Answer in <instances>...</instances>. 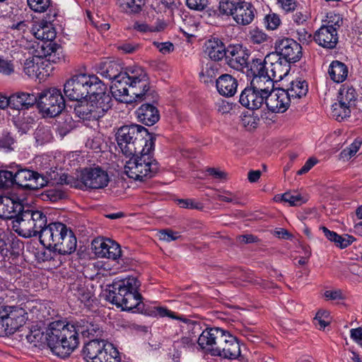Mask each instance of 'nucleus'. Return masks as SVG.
<instances>
[{
    "label": "nucleus",
    "instance_id": "nucleus-1",
    "mask_svg": "<svg viewBox=\"0 0 362 362\" xmlns=\"http://www.w3.org/2000/svg\"><path fill=\"white\" fill-rule=\"evenodd\" d=\"M118 147L126 156L137 152H151L154 148V137L148 130L138 124L121 127L116 134Z\"/></svg>",
    "mask_w": 362,
    "mask_h": 362
},
{
    "label": "nucleus",
    "instance_id": "nucleus-2",
    "mask_svg": "<svg viewBox=\"0 0 362 362\" xmlns=\"http://www.w3.org/2000/svg\"><path fill=\"white\" fill-rule=\"evenodd\" d=\"M46 340L52 352L62 358L69 356L79 344L78 335L72 323L54 321L47 330Z\"/></svg>",
    "mask_w": 362,
    "mask_h": 362
},
{
    "label": "nucleus",
    "instance_id": "nucleus-3",
    "mask_svg": "<svg viewBox=\"0 0 362 362\" xmlns=\"http://www.w3.org/2000/svg\"><path fill=\"white\" fill-rule=\"evenodd\" d=\"M139 286L138 280L132 276L115 281L109 286L106 298L122 310H131L141 301Z\"/></svg>",
    "mask_w": 362,
    "mask_h": 362
},
{
    "label": "nucleus",
    "instance_id": "nucleus-4",
    "mask_svg": "<svg viewBox=\"0 0 362 362\" xmlns=\"http://www.w3.org/2000/svg\"><path fill=\"white\" fill-rule=\"evenodd\" d=\"M122 81V87L124 88L119 91L120 96H116L115 99L125 103H131L137 100L146 98L149 90L148 78L146 71L141 67L134 66L127 69V74L120 77Z\"/></svg>",
    "mask_w": 362,
    "mask_h": 362
},
{
    "label": "nucleus",
    "instance_id": "nucleus-5",
    "mask_svg": "<svg viewBox=\"0 0 362 362\" xmlns=\"http://www.w3.org/2000/svg\"><path fill=\"white\" fill-rule=\"evenodd\" d=\"M137 152L126 161L124 173L136 181L144 182L153 177L158 172V165L151 155V152Z\"/></svg>",
    "mask_w": 362,
    "mask_h": 362
},
{
    "label": "nucleus",
    "instance_id": "nucleus-6",
    "mask_svg": "<svg viewBox=\"0 0 362 362\" xmlns=\"http://www.w3.org/2000/svg\"><path fill=\"white\" fill-rule=\"evenodd\" d=\"M46 215L38 210L22 209L17 218L13 221V229L23 238L40 235L47 224Z\"/></svg>",
    "mask_w": 362,
    "mask_h": 362
},
{
    "label": "nucleus",
    "instance_id": "nucleus-7",
    "mask_svg": "<svg viewBox=\"0 0 362 362\" xmlns=\"http://www.w3.org/2000/svg\"><path fill=\"white\" fill-rule=\"evenodd\" d=\"M81 354L86 362H104L105 358L111 360L120 356L119 352L112 344L98 339L86 343Z\"/></svg>",
    "mask_w": 362,
    "mask_h": 362
},
{
    "label": "nucleus",
    "instance_id": "nucleus-8",
    "mask_svg": "<svg viewBox=\"0 0 362 362\" xmlns=\"http://www.w3.org/2000/svg\"><path fill=\"white\" fill-rule=\"evenodd\" d=\"M37 107L46 116L54 117L65 108V100L59 89L51 88L44 90L37 96Z\"/></svg>",
    "mask_w": 362,
    "mask_h": 362
},
{
    "label": "nucleus",
    "instance_id": "nucleus-9",
    "mask_svg": "<svg viewBox=\"0 0 362 362\" xmlns=\"http://www.w3.org/2000/svg\"><path fill=\"white\" fill-rule=\"evenodd\" d=\"M80 182L89 189H103L108 185L110 176L107 170L100 166L86 168L80 173Z\"/></svg>",
    "mask_w": 362,
    "mask_h": 362
},
{
    "label": "nucleus",
    "instance_id": "nucleus-10",
    "mask_svg": "<svg viewBox=\"0 0 362 362\" xmlns=\"http://www.w3.org/2000/svg\"><path fill=\"white\" fill-rule=\"evenodd\" d=\"M15 184L18 186L30 189H38L45 187L48 178L39 174L37 172L22 168L19 165H16L15 171Z\"/></svg>",
    "mask_w": 362,
    "mask_h": 362
},
{
    "label": "nucleus",
    "instance_id": "nucleus-11",
    "mask_svg": "<svg viewBox=\"0 0 362 362\" xmlns=\"http://www.w3.org/2000/svg\"><path fill=\"white\" fill-rule=\"evenodd\" d=\"M275 54L287 63H295L302 57V47L296 40L285 37L275 42Z\"/></svg>",
    "mask_w": 362,
    "mask_h": 362
},
{
    "label": "nucleus",
    "instance_id": "nucleus-12",
    "mask_svg": "<svg viewBox=\"0 0 362 362\" xmlns=\"http://www.w3.org/2000/svg\"><path fill=\"white\" fill-rule=\"evenodd\" d=\"M25 322L22 312L0 307V335L13 334Z\"/></svg>",
    "mask_w": 362,
    "mask_h": 362
},
{
    "label": "nucleus",
    "instance_id": "nucleus-13",
    "mask_svg": "<svg viewBox=\"0 0 362 362\" xmlns=\"http://www.w3.org/2000/svg\"><path fill=\"white\" fill-rule=\"evenodd\" d=\"M98 72L103 77L112 81L110 88L115 98L116 96L121 97V92L119 91L122 89L123 91L124 88L122 87V81L120 80V77L122 75L127 74V70L124 72H122L118 64L114 62H107L100 66Z\"/></svg>",
    "mask_w": 362,
    "mask_h": 362
},
{
    "label": "nucleus",
    "instance_id": "nucleus-14",
    "mask_svg": "<svg viewBox=\"0 0 362 362\" xmlns=\"http://www.w3.org/2000/svg\"><path fill=\"white\" fill-rule=\"evenodd\" d=\"M92 249L98 257L118 259L122 255L119 244L108 238H96L92 242Z\"/></svg>",
    "mask_w": 362,
    "mask_h": 362
},
{
    "label": "nucleus",
    "instance_id": "nucleus-15",
    "mask_svg": "<svg viewBox=\"0 0 362 362\" xmlns=\"http://www.w3.org/2000/svg\"><path fill=\"white\" fill-rule=\"evenodd\" d=\"M86 74L73 76L64 84V91L71 100H81L88 96Z\"/></svg>",
    "mask_w": 362,
    "mask_h": 362
},
{
    "label": "nucleus",
    "instance_id": "nucleus-16",
    "mask_svg": "<svg viewBox=\"0 0 362 362\" xmlns=\"http://www.w3.org/2000/svg\"><path fill=\"white\" fill-rule=\"evenodd\" d=\"M66 228L67 226L65 224L60 222L46 224L39 235L40 243L45 247L53 250L62 237L64 232L66 231Z\"/></svg>",
    "mask_w": 362,
    "mask_h": 362
},
{
    "label": "nucleus",
    "instance_id": "nucleus-17",
    "mask_svg": "<svg viewBox=\"0 0 362 362\" xmlns=\"http://www.w3.org/2000/svg\"><path fill=\"white\" fill-rule=\"evenodd\" d=\"M291 100L283 88L274 89L265 98V105L272 112H284L288 108Z\"/></svg>",
    "mask_w": 362,
    "mask_h": 362
},
{
    "label": "nucleus",
    "instance_id": "nucleus-18",
    "mask_svg": "<svg viewBox=\"0 0 362 362\" xmlns=\"http://www.w3.org/2000/svg\"><path fill=\"white\" fill-rule=\"evenodd\" d=\"M249 55L240 45H230L225 57L226 64L232 69L243 71L248 64Z\"/></svg>",
    "mask_w": 362,
    "mask_h": 362
},
{
    "label": "nucleus",
    "instance_id": "nucleus-19",
    "mask_svg": "<svg viewBox=\"0 0 362 362\" xmlns=\"http://www.w3.org/2000/svg\"><path fill=\"white\" fill-rule=\"evenodd\" d=\"M156 8L153 7L152 10L148 12L147 22H135L133 28L141 33H158L163 31L166 28V23L160 16H155Z\"/></svg>",
    "mask_w": 362,
    "mask_h": 362
},
{
    "label": "nucleus",
    "instance_id": "nucleus-20",
    "mask_svg": "<svg viewBox=\"0 0 362 362\" xmlns=\"http://www.w3.org/2000/svg\"><path fill=\"white\" fill-rule=\"evenodd\" d=\"M23 72L30 78H37L41 79L49 75L48 71L45 70L43 59L41 56H33L26 59L23 63Z\"/></svg>",
    "mask_w": 362,
    "mask_h": 362
},
{
    "label": "nucleus",
    "instance_id": "nucleus-21",
    "mask_svg": "<svg viewBox=\"0 0 362 362\" xmlns=\"http://www.w3.org/2000/svg\"><path fill=\"white\" fill-rule=\"evenodd\" d=\"M240 104L251 110H257L265 104V98L252 87H246L240 95Z\"/></svg>",
    "mask_w": 362,
    "mask_h": 362
},
{
    "label": "nucleus",
    "instance_id": "nucleus-22",
    "mask_svg": "<svg viewBox=\"0 0 362 362\" xmlns=\"http://www.w3.org/2000/svg\"><path fill=\"white\" fill-rule=\"evenodd\" d=\"M51 13L52 11L49 9V13L47 14L49 22H42L33 28V34L37 39L50 42L55 38L56 31L50 22L54 21L56 13L53 12L52 14H51Z\"/></svg>",
    "mask_w": 362,
    "mask_h": 362
},
{
    "label": "nucleus",
    "instance_id": "nucleus-23",
    "mask_svg": "<svg viewBox=\"0 0 362 362\" xmlns=\"http://www.w3.org/2000/svg\"><path fill=\"white\" fill-rule=\"evenodd\" d=\"M315 41L321 47L326 49H334L339 40L338 33L335 29H328L321 26L314 35Z\"/></svg>",
    "mask_w": 362,
    "mask_h": 362
},
{
    "label": "nucleus",
    "instance_id": "nucleus-24",
    "mask_svg": "<svg viewBox=\"0 0 362 362\" xmlns=\"http://www.w3.org/2000/svg\"><path fill=\"white\" fill-rule=\"evenodd\" d=\"M222 347L219 349L217 356L227 358L235 359L240 355V346L237 339L229 332L224 339Z\"/></svg>",
    "mask_w": 362,
    "mask_h": 362
},
{
    "label": "nucleus",
    "instance_id": "nucleus-25",
    "mask_svg": "<svg viewBox=\"0 0 362 362\" xmlns=\"http://www.w3.org/2000/svg\"><path fill=\"white\" fill-rule=\"evenodd\" d=\"M23 208L19 202L8 197H0V218L14 220Z\"/></svg>",
    "mask_w": 362,
    "mask_h": 362
},
{
    "label": "nucleus",
    "instance_id": "nucleus-26",
    "mask_svg": "<svg viewBox=\"0 0 362 362\" xmlns=\"http://www.w3.org/2000/svg\"><path fill=\"white\" fill-rule=\"evenodd\" d=\"M76 244L77 240L74 233L67 227L66 231L64 232L62 237L52 250L61 255H69L76 250Z\"/></svg>",
    "mask_w": 362,
    "mask_h": 362
},
{
    "label": "nucleus",
    "instance_id": "nucleus-27",
    "mask_svg": "<svg viewBox=\"0 0 362 362\" xmlns=\"http://www.w3.org/2000/svg\"><path fill=\"white\" fill-rule=\"evenodd\" d=\"M72 325L78 335L81 334L83 337H98L101 333L100 326L90 317H83Z\"/></svg>",
    "mask_w": 362,
    "mask_h": 362
},
{
    "label": "nucleus",
    "instance_id": "nucleus-28",
    "mask_svg": "<svg viewBox=\"0 0 362 362\" xmlns=\"http://www.w3.org/2000/svg\"><path fill=\"white\" fill-rule=\"evenodd\" d=\"M136 112L139 120L147 126L153 125L160 119V114L157 107L149 103L141 105Z\"/></svg>",
    "mask_w": 362,
    "mask_h": 362
},
{
    "label": "nucleus",
    "instance_id": "nucleus-29",
    "mask_svg": "<svg viewBox=\"0 0 362 362\" xmlns=\"http://www.w3.org/2000/svg\"><path fill=\"white\" fill-rule=\"evenodd\" d=\"M216 86L220 95L231 97L237 91L238 81L230 74H222L216 81Z\"/></svg>",
    "mask_w": 362,
    "mask_h": 362
},
{
    "label": "nucleus",
    "instance_id": "nucleus-30",
    "mask_svg": "<svg viewBox=\"0 0 362 362\" xmlns=\"http://www.w3.org/2000/svg\"><path fill=\"white\" fill-rule=\"evenodd\" d=\"M88 100L96 119L103 117L110 109L112 101L110 95H103L100 97L90 96Z\"/></svg>",
    "mask_w": 362,
    "mask_h": 362
},
{
    "label": "nucleus",
    "instance_id": "nucleus-31",
    "mask_svg": "<svg viewBox=\"0 0 362 362\" xmlns=\"http://www.w3.org/2000/svg\"><path fill=\"white\" fill-rule=\"evenodd\" d=\"M204 52L211 60L218 62L225 58L227 48L221 40L213 38L206 42Z\"/></svg>",
    "mask_w": 362,
    "mask_h": 362
},
{
    "label": "nucleus",
    "instance_id": "nucleus-32",
    "mask_svg": "<svg viewBox=\"0 0 362 362\" xmlns=\"http://www.w3.org/2000/svg\"><path fill=\"white\" fill-rule=\"evenodd\" d=\"M37 98L34 94L18 92L10 96V107L15 110L28 109L37 103Z\"/></svg>",
    "mask_w": 362,
    "mask_h": 362
},
{
    "label": "nucleus",
    "instance_id": "nucleus-33",
    "mask_svg": "<svg viewBox=\"0 0 362 362\" xmlns=\"http://www.w3.org/2000/svg\"><path fill=\"white\" fill-rule=\"evenodd\" d=\"M187 325V329L190 332L189 336H184L180 339V343L183 347L187 348L189 350L194 351L195 349H198L195 342H197L199 337L201 326L199 324L194 322L187 318V322H183Z\"/></svg>",
    "mask_w": 362,
    "mask_h": 362
},
{
    "label": "nucleus",
    "instance_id": "nucleus-34",
    "mask_svg": "<svg viewBox=\"0 0 362 362\" xmlns=\"http://www.w3.org/2000/svg\"><path fill=\"white\" fill-rule=\"evenodd\" d=\"M277 55L272 53L268 54L264 59H252V62L249 63V71L253 77H264L269 76L267 69L265 65L273 59H276Z\"/></svg>",
    "mask_w": 362,
    "mask_h": 362
},
{
    "label": "nucleus",
    "instance_id": "nucleus-35",
    "mask_svg": "<svg viewBox=\"0 0 362 362\" xmlns=\"http://www.w3.org/2000/svg\"><path fill=\"white\" fill-rule=\"evenodd\" d=\"M232 17L238 24L248 25L254 19L255 9L250 2L246 1L235 12Z\"/></svg>",
    "mask_w": 362,
    "mask_h": 362
},
{
    "label": "nucleus",
    "instance_id": "nucleus-36",
    "mask_svg": "<svg viewBox=\"0 0 362 362\" xmlns=\"http://www.w3.org/2000/svg\"><path fill=\"white\" fill-rule=\"evenodd\" d=\"M271 74L269 76L272 81L282 80L289 72L290 65L286 62H282L281 59L278 57L270 61Z\"/></svg>",
    "mask_w": 362,
    "mask_h": 362
},
{
    "label": "nucleus",
    "instance_id": "nucleus-37",
    "mask_svg": "<svg viewBox=\"0 0 362 362\" xmlns=\"http://www.w3.org/2000/svg\"><path fill=\"white\" fill-rule=\"evenodd\" d=\"M218 329L217 327L206 328L199 333L197 340L199 350L208 354Z\"/></svg>",
    "mask_w": 362,
    "mask_h": 362
},
{
    "label": "nucleus",
    "instance_id": "nucleus-38",
    "mask_svg": "<svg viewBox=\"0 0 362 362\" xmlns=\"http://www.w3.org/2000/svg\"><path fill=\"white\" fill-rule=\"evenodd\" d=\"M328 74L334 82L339 83L346 79L348 68L344 63L339 61H333L329 66Z\"/></svg>",
    "mask_w": 362,
    "mask_h": 362
},
{
    "label": "nucleus",
    "instance_id": "nucleus-39",
    "mask_svg": "<svg viewBox=\"0 0 362 362\" xmlns=\"http://www.w3.org/2000/svg\"><path fill=\"white\" fill-rule=\"evenodd\" d=\"M250 86L264 98L274 90L273 81L269 76L260 78L253 77L250 83Z\"/></svg>",
    "mask_w": 362,
    "mask_h": 362
},
{
    "label": "nucleus",
    "instance_id": "nucleus-40",
    "mask_svg": "<svg viewBox=\"0 0 362 362\" xmlns=\"http://www.w3.org/2000/svg\"><path fill=\"white\" fill-rule=\"evenodd\" d=\"M42 48L43 51V55L41 57L42 59H43L45 64L47 65L48 62L57 64L64 62V58L62 55L60 49H56L55 45L49 42L46 47L42 45Z\"/></svg>",
    "mask_w": 362,
    "mask_h": 362
},
{
    "label": "nucleus",
    "instance_id": "nucleus-41",
    "mask_svg": "<svg viewBox=\"0 0 362 362\" xmlns=\"http://www.w3.org/2000/svg\"><path fill=\"white\" fill-rule=\"evenodd\" d=\"M88 95L90 96H102L108 95L105 93V86L95 75H86Z\"/></svg>",
    "mask_w": 362,
    "mask_h": 362
},
{
    "label": "nucleus",
    "instance_id": "nucleus-42",
    "mask_svg": "<svg viewBox=\"0 0 362 362\" xmlns=\"http://www.w3.org/2000/svg\"><path fill=\"white\" fill-rule=\"evenodd\" d=\"M308 90V86L305 81L296 80L291 83L290 87L286 90V93H288V96L291 100L305 96Z\"/></svg>",
    "mask_w": 362,
    "mask_h": 362
},
{
    "label": "nucleus",
    "instance_id": "nucleus-43",
    "mask_svg": "<svg viewBox=\"0 0 362 362\" xmlns=\"http://www.w3.org/2000/svg\"><path fill=\"white\" fill-rule=\"evenodd\" d=\"M356 100V93L354 88L343 86L339 91L337 100L341 102V104L346 105L351 108L355 105Z\"/></svg>",
    "mask_w": 362,
    "mask_h": 362
},
{
    "label": "nucleus",
    "instance_id": "nucleus-44",
    "mask_svg": "<svg viewBox=\"0 0 362 362\" xmlns=\"http://www.w3.org/2000/svg\"><path fill=\"white\" fill-rule=\"evenodd\" d=\"M218 65L215 62L206 63L199 73L200 80L204 83L212 82L218 74Z\"/></svg>",
    "mask_w": 362,
    "mask_h": 362
},
{
    "label": "nucleus",
    "instance_id": "nucleus-45",
    "mask_svg": "<svg viewBox=\"0 0 362 362\" xmlns=\"http://www.w3.org/2000/svg\"><path fill=\"white\" fill-rule=\"evenodd\" d=\"M245 0H221L219 12L223 15L233 16L245 3Z\"/></svg>",
    "mask_w": 362,
    "mask_h": 362
},
{
    "label": "nucleus",
    "instance_id": "nucleus-46",
    "mask_svg": "<svg viewBox=\"0 0 362 362\" xmlns=\"http://www.w3.org/2000/svg\"><path fill=\"white\" fill-rule=\"evenodd\" d=\"M120 9L127 13H138L144 5V0H118Z\"/></svg>",
    "mask_w": 362,
    "mask_h": 362
},
{
    "label": "nucleus",
    "instance_id": "nucleus-47",
    "mask_svg": "<svg viewBox=\"0 0 362 362\" xmlns=\"http://www.w3.org/2000/svg\"><path fill=\"white\" fill-rule=\"evenodd\" d=\"M76 115L82 119L96 120L93 112H92L90 104L88 100L81 102L74 108Z\"/></svg>",
    "mask_w": 362,
    "mask_h": 362
},
{
    "label": "nucleus",
    "instance_id": "nucleus-48",
    "mask_svg": "<svg viewBox=\"0 0 362 362\" xmlns=\"http://www.w3.org/2000/svg\"><path fill=\"white\" fill-rule=\"evenodd\" d=\"M228 333V331L218 327V330L216 331V336L214 339L213 343L210 347L208 354L212 356H217L219 353V349L222 347L224 339L226 334Z\"/></svg>",
    "mask_w": 362,
    "mask_h": 362
},
{
    "label": "nucleus",
    "instance_id": "nucleus-49",
    "mask_svg": "<svg viewBox=\"0 0 362 362\" xmlns=\"http://www.w3.org/2000/svg\"><path fill=\"white\" fill-rule=\"evenodd\" d=\"M343 18L339 13H337L334 11H330L327 13L326 18L324 21L323 27H327L328 29H335V31L338 33V30L343 25Z\"/></svg>",
    "mask_w": 362,
    "mask_h": 362
},
{
    "label": "nucleus",
    "instance_id": "nucleus-50",
    "mask_svg": "<svg viewBox=\"0 0 362 362\" xmlns=\"http://www.w3.org/2000/svg\"><path fill=\"white\" fill-rule=\"evenodd\" d=\"M351 115V107L338 101L332 105V115L337 121H341Z\"/></svg>",
    "mask_w": 362,
    "mask_h": 362
},
{
    "label": "nucleus",
    "instance_id": "nucleus-51",
    "mask_svg": "<svg viewBox=\"0 0 362 362\" xmlns=\"http://www.w3.org/2000/svg\"><path fill=\"white\" fill-rule=\"evenodd\" d=\"M283 202L288 203L290 206H300L305 203L308 200L306 197L302 196L300 193L293 192H285L283 194Z\"/></svg>",
    "mask_w": 362,
    "mask_h": 362
},
{
    "label": "nucleus",
    "instance_id": "nucleus-52",
    "mask_svg": "<svg viewBox=\"0 0 362 362\" xmlns=\"http://www.w3.org/2000/svg\"><path fill=\"white\" fill-rule=\"evenodd\" d=\"M361 144L362 141L361 139H357L354 140L352 144L341 151L339 154L340 159L344 161H347L351 159L358 152Z\"/></svg>",
    "mask_w": 362,
    "mask_h": 362
},
{
    "label": "nucleus",
    "instance_id": "nucleus-53",
    "mask_svg": "<svg viewBox=\"0 0 362 362\" xmlns=\"http://www.w3.org/2000/svg\"><path fill=\"white\" fill-rule=\"evenodd\" d=\"M249 40L252 44L261 45L268 41L269 36L261 29L254 28L249 31Z\"/></svg>",
    "mask_w": 362,
    "mask_h": 362
},
{
    "label": "nucleus",
    "instance_id": "nucleus-54",
    "mask_svg": "<svg viewBox=\"0 0 362 362\" xmlns=\"http://www.w3.org/2000/svg\"><path fill=\"white\" fill-rule=\"evenodd\" d=\"M30 8L37 13L46 11L51 6V0H28Z\"/></svg>",
    "mask_w": 362,
    "mask_h": 362
},
{
    "label": "nucleus",
    "instance_id": "nucleus-55",
    "mask_svg": "<svg viewBox=\"0 0 362 362\" xmlns=\"http://www.w3.org/2000/svg\"><path fill=\"white\" fill-rule=\"evenodd\" d=\"M15 140L9 132H4L0 135V151H10L13 150Z\"/></svg>",
    "mask_w": 362,
    "mask_h": 362
},
{
    "label": "nucleus",
    "instance_id": "nucleus-56",
    "mask_svg": "<svg viewBox=\"0 0 362 362\" xmlns=\"http://www.w3.org/2000/svg\"><path fill=\"white\" fill-rule=\"evenodd\" d=\"M15 171L0 170V188L11 186L15 183Z\"/></svg>",
    "mask_w": 362,
    "mask_h": 362
},
{
    "label": "nucleus",
    "instance_id": "nucleus-57",
    "mask_svg": "<svg viewBox=\"0 0 362 362\" xmlns=\"http://www.w3.org/2000/svg\"><path fill=\"white\" fill-rule=\"evenodd\" d=\"M264 23L267 30H274L280 25L281 19L276 13H269L264 17Z\"/></svg>",
    "mask_w": 362,
    "mask_h": 362
},
{
    "label": "nucleus",
    "instance_id": "nucleus-58",
    "mask_svg": "<svg viewBox=\"0 0 362 362\" xmlns=\"http://www.w3.org/2000/svg\"><path fill=\"white\" fill-rule=\"evenodd\" d=\"M15 73V66L13 61L0 57V74L9 76Z\"/></svg>",
    "mask_w": 362,
    "mask_h": 362
},
{
    "label": "nucleus",
    "instance_id": "nucleus-59",
    "mask_svg": "<svg viewBox=\"0 0 362 362\" xmlns=\"http://www.w3.org/2000/svg\"><path fill=\"white\" fill-rule=\"evenodd\" d=\"M315 323L320 329H325L330 322L329 313L327 310H319L314 318Z\"/></svg>",
    "mask_w": 362,
    "mask_h": 362
},
{
    "label": "nucleus",
    "instance_id": "nucleus-60",
    "mask_svg": "<svg viewBox=\"0 0 362 362\" xmlns=\"http://www.w3.org/2000/svg\"><path fill=\"white\" fill-rule=\"evenodd\" d=\"M158 238L160 240L170 242L177 240L179 237V233L169 229L160 230L158 233Z\"/></svg>",
    "mask_w": 362,
    "mask_h": 362
},
{
    "label": "nucleus",
    "instance_id": "nucleus-61",
    "mask_svg": "<svg viewBox=\"0 0 362 362\" xmlns=\"http://www.w3.org/2000/svg\"><path fill=\"white\" fill-rule=\"evenodd\" d=\"M7 240L10 252H18V250L23 247V243L13 234L8 235Z\"/></svg>",
    "mask_w": 362,
    "mask_h": 362
},
{
    "label": "nucleus",
    "instance_id": "nucleus-62",
    "mask_svg": "<svg viewBox=\"0 0 362 362\" xmlns=\"http://www.w3.org/2000/svg\"><path fill=\"white\" fill-rule=\"evenodd\" d=\"M157 313L160 317L168 316L170 318L180 320L181 322H187V318L182 315H176L175 313L170 310L163 307H158L156 308Z\"/></svg>",
    "mask_w": 362,
    "mask_h": 362
},
{
    "label": "nucleus",
    "instance_id": "nucleus-63",
    "mask_svg": "<svg viewBox=\"0 0 362 362\" xmlns=\"http://www.w3.org/2000/svg\"><path fill=\"white\" fill-rule=\"evenodd\" d=\"M216 197L219 201L228 203H233L235 204L239 203L238 197L229 191H226L223 193H218L216 194Z\"/></svg>",
    "mask_w": 362,
    "mask_h": 362
},
{
    "label": "nucleus",
    "instance_id": "nucleus-64",
    "mask_svg": "<svg viewBox=\"0 0 362 362\" xmlns=\"http://www.w3.org/2000/svg\"><path fill=\"white\" fill-rule=\"evenodd\" d=\"M354 238L348 234L343 235H338V238L335 242V245L340 248H345L350 245L354 240Z\"/></svg>",
    "mask_w": 362,
    "mask_h": 362
}]
</instances>
